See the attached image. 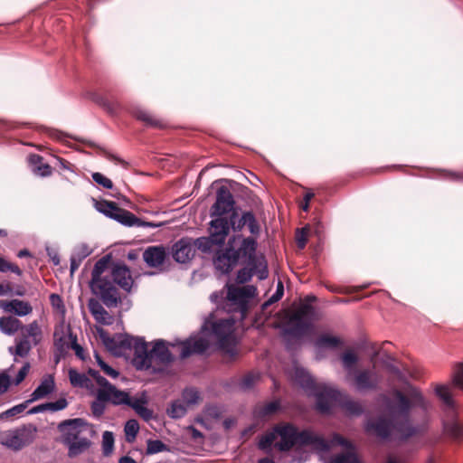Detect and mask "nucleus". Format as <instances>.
<instances>
[{
  "label": "nucleus",
  "mask_w": 463,
  "mask_h": 463,
  "mask_svg": "<svg viewBox=\"0 0 463 463\" xmlns=\"http://www.w3.org/2000/svg\"><path fill=\"white\" fill-rule=\"evenodd\" d=\"M167 345V340L158 338L151 342V348L148 349V344L145 337L137 338L133 359L136 369L149 371L153 374L165 373V367L174 364L177 359Z\"/></svg>",
  "instance_id": "1"
},
{
  "label": "nucleus",
  "mask_w": 463,
  "mask_h": 463,
  "mask_svg": "<svg viewBox=\"0 0 463 463\" xmlns=\"http://www.w3.org/2000/svg\"><path fill=\"white\" fill-rule=\"evenodd\" d=\"M273 430L280 440L275 443V448L280 452H288L295 446H311L314 449L326 452L331 448V443L310 430H299L293 423H279L273 427Z\"/></svg>",
  "instance_id": "2"
},
{
  "label": "nucleus",
  "mask_w": 463,
  "mask_h": 463,
  "mask_svg": "<svg viewBox=\"0 0 463 463\" xmlns=\"http://www.w3.org/2000/svg\"><path fill=\"white\" fill-rule=\"evenodd\" d=\"M316 316L315 307L303 304L297 312L287 319L281 327V335L285 339L288 350L291 349L297 341L302 340L314 332Z\"/></svg>",
  "instance_id": "3"
},
{
  "label": "nucleus",
  "mask_w": 463,
  "mask_h": 463,
  "mask_svg": "<svg viewBox=\"0 0 463 463\" xmlns=\"http://www.w3.org/2000/svg\"><path fill=\"white\" fill-rule=\"evenodd\" d=\"M212 220L208 223V235L195 239L197 250L205 254L213 251V247L222 249L232 231L228 217L225 215H210Z\"/></svg>",
  "instance_id": "4"
},
{
  "label": "nucleus",
  "mask_w": 463,
  "mask_h": 463,
  "mask_svg": "<svg viewBox=\"0 0 463 463\" xmlns=\"http://www.w3.org/2000/svg\"><path fill=\"white\" fill-rule=\"evenodd\" d=\"M168 348L180 349L179 359L184 360L193 354H203L210 348L211 344L208 339L201 336L199 334H192L184 340L175 338L168 341Z\"/></svg>",
  "instance_id": "5"
},
{
  "label": "nucleus",
  "mask_w": 463,
  "mask_h": 463,
  "mask_svg": "<svg viewBox=\"0 0 463 463\" xmlns=\"http://www.w3.org/2000/svg\"><path fill=\"white\" fill-rule=\"evenodd\" d=\"M234 320L231 317L216 319L213 313H210L203 320L200 334L201 336L214 337L217 340L226 338L233 335Z\"/></svg>",
  "instance_id": "6"
},
{
  "label": "nucleus",
  "mask_w": 463,
  "mask_h": 463,
  "mask_svg": "<svg viewBox=\"0 0 463 463\" xmlns=\"http://www.w3.org/2000/svg\"><path fill=\"white\" fill-rule=\"evenodd\" d=\"M89 286L91 293L109 308L117 307L122 301L117 287L110 280L109 277L96 279L95 281L90 280Z\"/></svg>",
  "instance_id": "7"
},
{
  "label": "nucleus",
  "mask_w": 463,
  "mask_h": 463,
  "mask_svg": "<svg viewBox=\"0 0 463 463\" xmlns=\"http://www.w3.org/2000/svg\"><path fill=\"white\" fill-rule=\"evenodd\" d=\"M309 396L316 398V410L321 414H330L334 402L341 396L339 390L321 383Z\"/></svg>",
  "instance_id": "8"
},
{
  "label": "nucleus",
  "mask_w": 463,
  "mask_h": 463,
  "mask_svg": "<svg viewBox=\"0 0 463 463\" xmlns=\"http://www.w3.org/2000/svg\"><path fill=\"white\" fill-rule=\"evenodd\" d=\"M227 300L236 306L241 312H244L249 307V302L256 296L257 288L254 285H246L242 288H237L233 285H226Z\"/></svg>",
  "instance_id": "9"
},
{
  "label": "nucleus",
  "mask_w": 463,
  "mask_h": 463,
  "mask_svg": "<svg viewBox=\"0 0 463 463\" xmlns=\"http://www.w3.org/2000/svg\"><path fill=\"white\" fill-rule=\"evenodd\" d=\"M237 208L236 201L230 188L222 185L216 191L215 202L210 207L209 215H226Z\"/></svg>",
  "instance_id": "10"
},
{
  "label": "nucleus",
  "mask_w": 463,
  "mask_h": 463,
  "mask_svg": "<svg viewBox=\"0 0 463 463\" xmlns=\"http://www.w3.org/2000/svg\"><path fill=\"white\" fill-rule=\"evenodd\" d=\"M396 428L393 420L386 416H378L376 419H369L364 424V431L369 434H374L383 440H388L392 430Z\"/></svg>",
  "instance_id": "11"
},
{
  "label": "nucleus",
  "mask_w": 463,
  "mask_h": 463,
  "mask_svg": "<svg viewBox=\"0 0 463 463\" xmlns=\"http://www.w3.org/2000/svg\"><path fill=\"white\" fill-rule=\"evenodd\" d=\"M88 426V422L83 418H73L61 421L57 429L61 432V441L63 445H67L78 439L81 433V428Z\"/></svg>",
  "instance_id": "12"
},
{
  "label": "nucleus",
  "mask_w": 463,
  "mask_h": 463,
  "mask_svg": "<svg viewBox=\"0 0 463 463\" xmlns=\"http://www.w3.org/2000/svg\"><path fill=\"white\" fill-rule=\"evenodd\" d=\"M197 242L195 239L182 237L172 246V257L177 263L184 264L189 262L194 256Z\"/></svg>",
  "instance_id": "13"
},
{
  "label": "nucleus",
  "mask_w": 463,
  "mask_h": 463,
  "mask_svg": "<svg viewBox=\"0 0 463 463\" xmlns=\"http://www.w3.org/2000/svg\"><path fill=\"white\" fill-rule=\"evenodd\" d=\"M109 277L116 287L118 286L126 292L131 291L134 285V279L131 276L130 269L126 263L121 261L112 262Z\"/></svg>",
  "instance_id": "14"
},
{
  "label": "nucleus",
  "mask_w": 463,
  "mask_h": 463,
  "mask_svg": "<svg viewBox=\"0 0 463 463\" xmlns=\"http://www.w3.org/2000/svg\"><path fill=\"white\" fill-rule=\"evenodd\" d=\"M169 255V251L163 245L147 247L143 252V260L149 268H157L163 265Z\"/></svg>",
  "instance_id": "15"
},
{
  "label": "nucleus",
  "mask_w": 463,
  "mask_h": 463,
  "mask_svg": "<svg viewBox=\"0 0 463 463\" xmlns=\"http://www.w3.org/2000/svg\"><path fill=\"white\" fill-rule=\"evenodd\" d=\"M395 400V402H389L387 403L388 411L392 416L400 415L407 419L412 409V402L400 391L396 392Z\"/></svg>",
  "instance_id": "16"
},
{
  "label": "nucleus",
  "mask_w": 463,
  "mask_h": 463,
  "mask_svg": "<svg viewBox=\"0 0 463 463\" xmlns=\"http://www.w3.org/2000/svg\"><path fill=\"white\" fill-rule=\"evenodd\" d=\"M88 308L95 321L104 326H111L114 317L104 308L102 302L91 298L88 300Z\"/></svg>",
  "instance_id": "17"
},
{
  "label": "nucleus",
  "mask_w": 463,
  "mask_h": 463,
  "mask_svg": "<svg viewBox=\"0 0 463 463\" xmlns=\"http://www.w3.org/2000/svg\"><path fill=\"white\" fill-rule=\"evenodd\" d=\"M0 307L6 313L16 317H25L33 312V307L28 301L17 298L11 300H0Z\"/></svg>",
  "instance_id": "18"
},
{
  "label": "nucleus",
  "mask_w": 463,
  "mask_h": 463,
  "mask_svg": "<svg viewBox=\"0 0 463 463\" xmlns=\"http://www.w3.org/2000/svg\"><path fill=\"white\" fill-rule=\"evenodd\" d=\"M250 269H253L259 280H264L269 277L268 261L263 253H254L243 259Z\"/></svg>",
  "instance_id": "19"
},
{
  "label": "nucleus",
  "mask_w": 463,
  "mask_h": 463,
  "mask_svg": "<svg viewBox=\"0 0 463 463\" xmlns=\"http://www.w3.org/2000/svg\"><path fill=\"white\" fill-rule=\"evenodd\" d=\"M239 262L240 260L234 255L229 256L219 251H216L213 258L214 269L222 275H229Z\"/></svg>",
  "instance_id": "20"
},
{
  "label": "nucleus",
  "mask_w": 463,
  "mask_h": 463,
  "mask_svg": "<svg viewBox=\"0 0 463 463\" xmlns=\"http://www.w3.org/2000/svg\"><path fill=\"white\" fill-rule=\"evenodd\" d=\"M344 340L337 335L329 333H322L314 342V346L317 352L325 350H336L343 347Z\"/></svg>",
  "instance_id": "21"
},
{
  "label": "nucleus",
  "mask_w": 463,
  "mask_h": 463,
  "mask_svg": "<svg viewBox=\"0 0 463 463\" xmlns=\"http://www.w3.org/2000/svg\"><path fill=\"white\" fill-rule=\"evenodd\" d=\"M295 381L298 386L310 395L321 384L317 383L312 374L304 367L295 369Z\"/></svg>",
  "instance_id": "22"
},
{
  "label": "nucleus",
  "mask_w": 463,
  "mask_h": 463,
  "mask_svg": "<svg viewBox=\"0 0 463 463\" xmlns=\"http://www.w3.org/2000/svg\"><path fill=\"white\" fill-rule=\"evenodd\" d=\"M55 390L54 377L52 374H47L43 378L39 385L33 390L30 395L29 402H33L43 399L52 394Z\"/></svg>",
  "instance_id": "23"
},
{
  "label": "nucleus",
  "mask_w": 463,
  "mask_h": 463,
  "mask_svg": "<svg viewBox=\"0 0 463 463\" xmlns=\"http://www.w3.org/2000/svg\"><path fill=\"white\" fill-rule=\"evenodd\" d=\"M354 382L359 391L375 390L378 386V379L370 370L356 371Z\"/></svg>",
  "instance_id": "24"
},
{
  "label": "nucleus",
  "mask_w": 463,
  "mask_h": 463,
  "mask_svg": "<svg viewBox=\"0 0 463 463\" xmlns=\"http://www.w3.org/2000/svg\"><path fill=\"white\" fill-rule=\"evenodd\" d=\"M92 99L109 115H117L120 109V104L116 99H114L109 93H106L104 95L99 93H94L92 95Z\"/></svg>",
  "instance_id": "25"
},
{
  "label": "nucleus",
  "mask_w": 463,
  "mask_h": 463,
  "mask_svg": "<svg viewBox=\"0 0 463 463\" xmlns=\"http://www.w3.org/2000/svg\"><path fill=\"white\" fill-rule=\"evenodd\" d=\"M110 219L128 228L137 227V222H139V218L133 213L119 206L117 207Z\"/></svg>",
  "instance_id": "26"
},
{
  "label": "nucleus",
  "mask_w": 463,
  "mask_h": 463,
  "mask_svg": "<svg viewBox=\"0 0 463 463\" xmlns=\"http://www.w3.org/2000/svg\"><path fill=\"white\" fill-rule=\"evenodd\" d=\"M258 250V240L257 237L244 236L240 241V245L237 248L239 260H243L246 257H250L257 252Z\"/></svg>",
  "instance_id": "27"
},
{
  "label": "nucleus",
  "mask_w": 463,
  "mask_h": 463,
  "mask_svg": "<svg viewBox=\"0 0 463 463\" xmlns=\"http://www.w3.org/2000/svg\"><path fill=\"white\" fill-rule=\"evenodd\" d=\"M129 393L126 391L118 389L115 385L111 386L109 391L100 392V396L111 402L115 406L126 405Z\"/></svg>",
  "instance_id": "28"
},
{
  "label": "nucleus",
  "mask_w": 463,
  "mask_h": 463,
  "mask_svg": "<svg viewBox=\"0 0 463 463\" xmlns=\"http://www.w3.org/2000/svg\"><path fill=\"white\" fill-rule=\"evenodd\" d=\"M236 345L237 341L233 335L216 341L217 349L222 354L228 355L231 360H234L238 356L239 353L236 348Z\"/></svg>",
  "instance_id": "29"
},
{
  "label": "nucleus",
  "mask_w": 463,
  "mask_h": 463,
  "mask_svg": "<svg viewBox=\"0 0 463 463\" xmlns=\"http://www.w3.org/2000/svg\"><path fill=\"white\" fill-rule=\"evenodd\" d=\"M229 223L233 232L241 233L242 230L246 227L247 210H241L238 207L231 213H229Z\"/></svg>",
  "instance_id": "30"
},
{
  "label": "nucleus",
  "mask_w": 463,
  "mask_h": 463,
  "mask_svg": "<svg viewBox=\"0 0 463 463\" xmlns=\"http://www.w3.org/2000/svg\"><path fill=\"white\" fill-rule=\"evenodd\" d=\"M96 331L108 351H109L115 357L123 356V352L118 350V341L115 340V337L110 336L108 332L100 326H97Z\"/></svg>",
  "instance_id": "31"
},
{
  "label": "nucleus",
  "mask_w": 463,
  "mask_h": 463,
  "mask_svg": "<svg viewBox=\"0 0 463 463\" xmlns=\"http://www.w3.org/2000/svg\"><path fill=\"white\" fill-rule=\"evenodd\" d=\"M91 444V440L86 437H80L78 438V439H74L73 441L66 445L68 449V457L70 458H76L77 456L88 450L90 448Z\"/></svg>",
  "instance_id": "32"
},
{
  "label": "nucleus",
  "mask_w": 463,
  "mask_h": 463,
  "mask_svg": "<svg viewBox=\"0 0 463 463\" xmlns=\"http://www.w3.org/2000/svg\"><path fill=\"white\" fill-rule=\"evenodd\" d=\"M19 329H24L23 323L14 317H0V330L6 335H14Z\"/></svg>",
  "instance_id": "33"
},
{
  "label": "nucleus",
  "mask_w": 463,
  "mask_h": 463,
  "mask_svg": "<svg viewBox=\"0 0 463 463\" xmlns=\"http://www.w3.org/2000/svg\"><path fill=\"white\" fill-rule=\"evenodd\" d=\"M112 257L110 254L104 255L96 261L91 271L90 280L100 279L102 278H109V275H104V272L112 265Z\"/></svg>",
  "instance_id": "34"
},
{
  "label": "nucleus",
  "mask_w": 463,
  "mask_h": 463,
  "mask_svg": "<svg viewBox=\"0 0 463 463\" xmlns=\"http://www.w3.org/2000/svg\"><path fill=\"white\" fill-rule=\"evenodd\" d=\"M69 380L73 387L90 388L91 381L85 374L79 373L76 369L71 368L68 372Z\"/></svg>",
  "instance_id": "35"
},
{
  "label": "nucleus",
  "mask_w": 463,
  "mask_h": 463,
  "mask_svg": "<svg viewBox=\"0 0 463 463\" xmlns=\"http://www.w3.org/2000/svg\"><path fill=\"white\" fill-rule=\"evenodd\" d=\"M435 394L439 397V399L443 402V404L448 408L454 410L455 409V402L451 393V391L448 385L438 384L435 387Z\"/></svg>",
  "instance_id": "36"
},
{
  "label": "nucleus",
  "mask_w": 463,
  "mask_h": 463,
  "mask_svg": "<svg viewBox=\"0 0 463 463\" xmlns=\"http://www.w3.org/2000/svg\"><path fill=\"white\" fill-rule=\"evenodd\" d=\"M92 202L94 204L95 209L104 214L108 218H111L113 213H115L117 207L118 206L115 202L113 201H108L105 199H101L98 201L95 198H92Z\"/></svg>",
  "instance_id": "37"
},
{
  "label": "nucleus",
  "mask_w": 463,
  "mask_h": 463,
  "mask_svg": "<svg viewBox=\"0 0 463 463\" xmlns=\"http://www.w3.org/2000/svg\"><path fill=\"white\" fill-rule=\"evenodd\" d=\"M68 331V338L70 339V346L71 349L74 351L75 355L81 361L87 360V355L84 347L78 343V337L75 333H73L71 326H67Z\"/></svg>",
  "instance_id": "38"
},
{
  "label": "nucleus",
  "mask_w": 463,
  "mask_h": 463,
  "mask_svg": "<svg viewBox=\"0 0 463 463\" xmlns=\"http://www.w3.org/2000/svg\"><path fill=\"white\" fill-rule=\"evenodd\" d=\"M132 115L138 120L143 121L146 125L150 127H158L159 121L154 118L151 114L139 106L133 107L131 110Z\"/></svg>",
  "instance_id": "39"
},
{
  "label": "nucleus",
  "mask_w": 463,
  "mask_h": 463,
  "mask_svg": "<svg viewBox=\"0 0 463 463\" xmlns=\"http://www.w3.org/2000/svg\"><path fill=\"white\" fill-rule=\"evenodd\" d=\"M326 463H363L356 451H345L330 457Z\"/></svg>",
  "instance_id": "40"
},
{
  "label": "nucleus",
  "mask_w": 463,
  "mask_h": 463,
  "mask_svg": "<svg viewBox=\"0 0 463 463\" xmlns=\"http://www.w3.org/2000/svg\"><path fill=\"white\" fill-rule=\"evenodd\" d=\"M187 406L181 400H175L167 409V415L174 420L182 419L187 413Z\"/></svg>",
  "instance_id": "41"
},
{
  "label": "nucleus",
  "mask_w": 463,
  "mask_h": 463,
  "mask_svg": "<svg viewBox=\"0 0 463 463\" xmlns=\"http://www.w3.org/2000/svg\"><path fill=\"white\" fill-rule=\"evenodd\" d=\"M170 447L163 442L161 439H148L146 440V455H155L161 452H170Z\"/></svg>",
  "instance_id": "42"
},
{
  "label": "nucleus",
  "mask_w": 463,
  "mask_h": 463,
  "mask_svg": "<svg viewBox=\"0 0 463 463\" xmlns=\"http://www.w3.org/2000/svg\"><path fill=\"white\" fill-rule=\"evenodd\" d=\"M340 360L343 367L348 372H351L354 370L356 364H358L359 356L354 351L349 349L341 354Z\"/></svg>",
  "instance_id": "43"
},
{
  "label": "nucleus",
  "mask_w": 463,
  "mask_h": 463,
  "mask_svg": "<svg viewBox=\"0 0 463 463\" xmlns=\"http://www.w3.org/2000/svg\"><path fill=\"white\" fill-rule=\"evenodd\" d=\"M116 336L118 337V350L124 351V350H135V344L137 343V338H140L141 336H133L128 333L124 334H117Z\"/></svg>",
  "instance_id": "44"
},
{
  "label": "nucleus",
  "mask_w": 463,
  "mask_h": 463,
  "mask_svg": "<svg viewBox=\"0 0 463 463\" xmlns=\"http://www.w3.org/2000/svg\"><path fill=\"white\" fill-rule=\"evenodd\" d=\"M281 411V402L279 400H274L266 403L258 411L257 416L260 418H266L277 414Z\"/></svg>",
  "instance_id": "45"
},
{
  "label": "nucleus",
  "mask_w": 463,
  "mask_h": 463,
  "mask_svg": "<svg viewBox=\"0 0 463 463\" xmlns=\"http://www.w3.org/2000/svg\"><path fill=\"white\" fill-rule=\"evenodd\" d=\"M139 431V424L138 421L135 419H130L126 421L124 425V433L126 441L128 443H132L137 439V433Z\"/></svg>",
  "instance_id": "46"
},
{
  "label": "nucleus",
  "mask_w": 463,
  "mask_h": 463,
  "mask_svg": "<svg viewBox=\"0 0 463 463\" xmlns=\"http://www.w3.org/2000/svg\"><path fill=\"white\" fill-rule=\"evenodd\" d=\"M342 408H344L348 414L351 416L359 417L365 412L364 406L356 401L345 400L340 402Z\"/></svg>",
  "instance_id": "47"
},
{
  "label": "nucleus",
  "mask_w": 463,
  "mask_h": 463,
  "mask_svg": "<svg viewBox=\"0 0 463 463\" xmlns=\"http://www.w3.org/2000/svg\"><path fill=\"white\" fill-rule=\"evenodd\" d=\"M246 227L248 228L250 235L259 237L261 232V226L256 217V214L251 210H247Z\"/></svg>",
  "instance_id": "48"
},
{
  "label": "nucleus",
  "mask_w": 463,
  "mask_h": 463,
  "mask_svg": "<svg viewBox=\"0 0 463 463\" xmlns=\"http://www.w3.org/2000/svg\"><path fill=\"white\" fill-rule=\"evenodd\" d=\"M182 399L187 407L195 405L201 399L200 392L194 387H186L182 392Z\"/></svg>",
  "instance_id": "49"
},
{
  "label": "nucleus",
  "mask_w": 463,
  "mask_h": 463,
  "mask_svg": "<svg viewBox=\"0 0 463 463\" xmlns=\"http://www.w3.org/2000/svg\"><path fill=\"white\" fill-rule=\"evenodd\" d=\"M102 454L109 457L112 454L115 447V437L112 431L106 430L102 434Z\"/></svg>",
  "instance_id": "50"
},
{
  "label": "nucleus",
  "mask_w": 463,
  "mask_h": 463,
  "mask_svg": "<svg viewBox=\"0 0 463 463\" xmlns=\"http://www.w3.org/2000/svg\"><path fill=\"white\" fill-rule=\"evenodd\" d=\"M444 428L447 434L455 440L463 439V425L458 421L455 420L446 423Z\"/></svg>",
  "instance_id": "51"
},
{
  "label": "nucleus",
  "mask_w": 463,
  "mask_h": 463,
  "mask_svg": "<svg viewBox=\"0 0 463 463\" xmlns=\"http://www.w3.org/2000/svg\"><path fill=\"white\" fill-rule=\"evenodd\" d=\"M53 338L54 349L68 354L69 349H71L68 333L66 335L62 334L61 335L58 336L57 329H55Z\"/></svg>",
  "instance_id": "52"
},
{
  "label": "nucleus",
  "mask_w": 463,
  "mask_h": 463,
  "mask_svg": "<svg viewBox=\"0 0 463 463\" xmlns=\"http://www.w3.org/2000/svg\"><path fill=\"white\" fill-rule=\"evenodd\" d=\"M409 399L412 402V408L419 407L423 410L427 409L428 403L420 390H418L417 388H411V390L409 392Z\"/></svg>",
  "instance_id": "53"
},
{
  "label": "nucleus",
  "mask_w": 463,
  "mask_h": 463,
  "mask_svg": "<svg viewBox=\"0 0 463 463\" xmlns=\"http://www.w3.org/2000/svg\"><path fill=\"white\" fill-rule=\"evenodd\" d=\"M30 349V343L26 337H24V340L16 344L15 347L10 346L8 350L14 355L25 357L29 354Z\"/></svg>",
  "instance_id": "54"
},
{
  "label": "nucleus",
  "mask_w": 463,
  "mask_h": 463,
  "mask_svg": "<svg viewBox=\"0 0 463 463\" xmlns=\"http://www.w3.org/2000/svg\"><path fill=\"white\" fill-rule=\"evenodd\" d=\"M106 402L103 397L100 396V392H98L97 398L91 402L90 408L92 414L95 418L99 419L101 417L106 410Z\"/></svg>",
  "instance_id": "55"
},
{
  "label": "nucleus",
  "mask_w": 463,
  "mask_h": 463,
  "mask_svg": "<svg viewBox=\"0 0 463 463\" xmlns=\"http://www.w3.org/2000/svg\"><path fill=\"white\" fill-rule=\"evenodd\" d=\"M92 253V250L90 249L87 243H80L74 247L71 257L74 258L79 262H82L87 257H89Z\"/></svg>",
  "instance_id": "56"
},
{
  "label": "nucleus",
  "mask_w": 463,
  "mask_h": 463,
  "mask_svg": "<svg viewBox=\"0 0 463 463\" xmlns=\"http://www.w3.org/2000/svg\"><path fill=\"white\" fill-rule=\"evenodd\" d=\"M29 400L24 401V402L14 405L12 408L3 411L0 413V420H5L14 416H16L19 413H22L30 404Z\"/></svg>",
  "instance_id": "57"
},
{
  "label": "nucleus",
  "mask_w": 463,
  "mask_h": 463,
  "mask_svg": "<svg viewBox=\"0 0 463 463\" xmlns=\"http://www.w3.org/2000/svg\"><path fill=\"white\" fill-rule=\"evenodd\" d=\"M401 434V439L406 440L414 436L418 432V429L412 426L408 420L405 423H401L395 428Z\"/></svg>",
  "instance_id": "58"
},
{
  "label": "nucleus",
  "mask_w": 463,
  "mask_h": 463,
  "mask_svg": "<svg viewBox=\"0 0 463 463\" xmlns=\"http://www.w3.org/2000/svg\"><path fill=\"white\" fill-rule=\"evenodd\" d=\"M256 275L253 269H250L248 267H242L237 271L235 282L242 285L251 280L252 277Z\"/></svg>",
  "instance_id": "59"
},
{
  "label": "nucleus",
  "mask_w": 463,
  "mask_h": 463,
  "mask_svg": "<svg viewBox=\"0 0 463 463\" xmlns=\"http://www.w3.org/2000/svg\"><path fill=\"white\" fill-rule=\"evenodd\" d=\"M127 406L130 407L134 411L142 405H146L148 402L146 392H142L139 397H132L128 395Z\"/></svg>",
  "instance_id": "60"
},
{
  "label": "nucleus",
  "mask_w": 463,
  "mask_h": 463,
  "mask_svg": "<svg viewBox=\"0 0 463 463\" xmlns=\"http://www.w3.org/2000/svg\"><path fill=\"white\" fill-rule=\"evenodd\" d=\"M92 180L99 186L112 190L114 188L113 182L99 172H94L91 174Z\"/></svg>",
  "instance_id": "61"
},
{
  "label": "nucleus",
  "mask_w": 463,
  "mask_h": 463,
  "mask_svg": "<svg viewBox=\"0 0 463 463\" xmlns=\"http://www.w3.org/2000/svg\"><path fill=\"white\" fill-rule=\"evenodd\" d=\"M331 443L345 448L346 451H356L355 446L351 440L337 433L333 436Z\"/></svg>",
  "instance_id": "62"
},
{
  "label": "nucleus",
  "mask_w": 463,
  "mask_h": 463,
  "mask_svg": "<svg viewBox=\"0 0 463 463\" xmlns=\"http://www.w3.org/2000/svg\"><path fill=\"white\" fill-rule=\"evenodd\" d=\"M284 296V285L281 280H279L277 283L275 292L269 297V298L263 304V307H266L271 304L279 302Z\"/></svg>",
  "instance_id": "63"
},
{
  "label": "nucleus",
  "mask_w": 463,
  "mask_h": 463,
  "mask_svg": "<svg viewBox=\"0 0 463 463\" xmlns=\"http://www.w3.org/2000/svg\"><path fill=\"white\" fill-rule=\"evenodd\" d=\"M2 444L14 449V450L21 449L24 445L22 438L17 433L9 436L5 441L2 442Z\"/></svg>",
  "instance_id": "64"
}]
</instances>
